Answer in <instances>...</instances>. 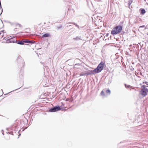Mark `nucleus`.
Here are the masks:
<instances>
[{
  "instance_id": "10",
  "label": "nucleus",
  "mask_w": 148,
  "mask_h": 148,
  "mask_svg": "<svg viewBox=\"0 0 148 148\" xmlns=\"http://www.w3.org/2000/svg\"><path fill=\"white\" fill-rule=\"evenodd\" d=\"M16 25L17 26H18L20 27H22V25L20 24L19 23H16Z\"/></svg>"
},
{
  "instance_id": "5",
  "label": "nucleus",
  "mask_w": 148,
  "mask_h": 148,
  "mask_svg": "<svg viewBox=\"0 0 148 148\" xmlns=\"http://www.w3.org/2000/svg\"><path fill=\"white\" fill-rule=\"evenodd\" d=\"M50 36V35L48 33H46L44 34L42 36V38H45L49 37Z\"/></svg>"
},
{
  "instance_id": "1",
  "label": "nucleus",
  "mask_w": 148,
  "mask_h": 148,
  "mask_svg": "<svg viewBox=\"0 0 148 148\" xmlns=\"http://www.w3.org/2000/svg\"><path fill=\"white\" fill-rule=\"evenodd\" d=\"M104 65V63L103 62H101L95 69L91 71L89 73H88L85 74L81 73L80 74V76L88 75L89 74H94L99 73L103 70Z\"/></svg>"
},
{
  "instance_id": "11",
  "label": "nucleus",
  "mask_w": 148,
  "mask_h": 148,
  "mask_svg": "<svg viewBox=\"0 0 148 148\" xmlns=\"http://www.w3.org/2000/svg\"><path fill=\"white\" fill-rule=\"evenodd\" d=\"M101 95H102V96H104V95H105V93H104V91H102L101 92Z\"/></svg>"
},
{
  "instance_id": "4",
  "label": "nucleus",
  "mask_w": 148,
  "mask_h": 148,
  "mask_svg": "<svg viewBox=\"0 0 148 148\" xmlns=\"http://www.w3.org/2000/svg\"><path fill=\"white\" fill-rule=\"evenodd\" d=\"M60 107L58 106H57L50 109L49 111L50 112H54L60 110Z\"/></svg>"
},
{
  "instance_id": "8",
  "label": "nucleus",
  "mask_w": 148,
  "mask_h": 148,
  "mask_svg": "<svg viewBox=\"0 0 148 148\" xmlns=\"http://www.w3.org/2000/svg\"><path fill=\"white\" fill-rule=\"evenodd\" d=\"M145 11L144 9H142L141 10V13L142 14H144L145 13Z\"/></svg>"
},
{
  "instance_id": "14",
  "label": "nucleus",
  "mask_w": 148,
  "mask_h": 148,
  "mask_svg": "<svg viewBox=\"0 0 148 148\" xmlns=\"http://www.w3.org/2000/svg\"><path fill=\"white\" fill-rule=\"evenodd\" d=\"M4 30L1 31V32H0V34H1V32H3V33L4 32Z\"/></svg>"
},
{
  "instance_id": "7",
  "label": "nucleus",
  "mask_w": 148,
  "mask_h": 148,
  "mask_svg": "<svg viewBox=\"0 0 148 148\" xmlns=\"http://www.w3.org/2000/svg\"><path fill=\"white\" fill-rule=\"evenodd\" d=\"M24 42H23V40L22 41L20 42H18L17 44L20 45H23L24 44Z\"/></svg>"
},
{
  "instance_id": "6",
  "label": "nucleus",
  "mask_w": 148,
  "mask_h": 148,
  "mask_svg": "<svg viewBox=\"0 0 148 148\" xmlns=\"http://www.w3.org/2000/svg\"><path fill=\"white\" fill-rule=\"evenodd\" d=\"M23 42L25 43H31V42L29 40H23Z\"/></svg>"
},
{
  "instance_id": "15",
  "label": "nucleus",
  "mask_w": 148,
  "mask_h": 148,
  "mask_svg": "<svg viewBox=\"0 0 148 148\" xmlns=\"http://www.w3.org/2000/svg\"><path fill=\"white\" fill-rule=\"evenodd\" d=\"M14 38L15 40H16V38Z\"/></svg>"
},
{
  "instance_id": "13",
  "label": "nucleus",
  "mask_w": 148,
  "mask_h": 148,
  "mask_svg": "<svg viewBox=\"0 0 148 148\" xmlns=\"http://www.w3.org/2000/svg\"><path fill=\"white\" fill-rule=\"evenodd\" d=\"M145 27V25L141 26L139 27V28H140L142 27Z\"/></svg>"
},
{
  "instance_id": "2",
  "label": "nucleus",
  "mask_w": 148,
  "mask_h": 148,
  "mask_svg": "<svg viewBox=\"0 0 148 148\" xmlns=\"http://www.w3.org/2000/svg\"><path fill=\"white\" fill-rule=\"evenodd\" d=\"M122 30V27L121 26H117L114 27L111 31V34L113 35L118 34L121 32Z\"/></svg>"
},
{
  "instance_id": "3",
  "label": "nucleus",
  "mask_w": 148,
  "mask_h": 148,
  "mask_svg": "<svg viewBox=\"0 0 148 148\" xmlns=\"http://www.w3.org/2000/svg\"><path fill=\"white\" fill-rule=\"evenodd\" d=\"M141 89L140 92V95L143 96H145L147 94L148 90L147 88L145 85L141 86Z\"/></svg>"
},
{
  "instance_id": "12",
  "label": "nucleus",
  "mask_w": 148,
  "mask_h": 148,
  "mask_svg": "<svg viewBox=\"0 0 148 148\" xmlns=\"http://www.w3.org/2000/svg\"><path fill=\"white\" fill-rule=\"evenodd\" d=\"M143 84L145 83L147 85H148V82H143Z\"/></svg>"
},
{
  "instance_id": "9",
  "label": "nucleus",
  "mask_w": 148,
  "mask_h": 148,
  "mask_svg": "<svg viewBox=\"0 0 148 148\" xmlns=\"http://www.w3.org/2000/svg\"><path fill=\"white\" fill-rule=\"evenodd\" d=\"M106 92L107 93V94H110V90L108 89V90H107L106 91Z\"/></svg>"
}]
</instances>
